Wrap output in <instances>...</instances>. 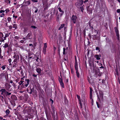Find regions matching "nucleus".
<instances>
[{
	"instance_id": "f257e3e1",
	"label": "nucleus",
	"mask_w": 120,
	"mask_h": 120,
	"mask_svg": "<svg viewBox=\"0 0 120 120\" xmlns=\"http://www.w3.org/2000/svg\"><path fill=\"white\" fill-rule=\"evenodd\" d=\"M10 33H5V36L4 35L2 32H0V41L4 42V40H6V38L8 37Z\"/></svg>"
},
{
	"instance_id": "f03ea898",
	"label": "nucleus",
	"mask_w": 120,
	"mask_h": 120,
	"mask_svg": "<svg viewBox=\"0 0 120 120\" xmlns=\"http://www.w3.org/2000/svg\"><path fill=\"white\" fill-rule=\"evenodd\" d=\"M84 1L83 0H78V2L76 3L75 4V5L77 8H83L85 6H84V5H83L82 7V6L83 3Z\"/></svg>"
},
{
	"instance_id": "7ed1b4c3",
	"label": "nucleus",
	"mask_w": 120,
	"mask_h": 120,
	"mask_svg": "<svg viewBox=\"0 0 120 120\" xmlns=\"http://www.w3.org/2000/svg\"><path fill=\"white\" fill-rule=\"evenodd\" d=\"M103 93L102 92H99V96L98 95H97L98 97V99L100 101H103Z\"/></svg>"
},
{
	"instance_id": "20e7f679",
	"label": "nucleus",
	"mask_w": 120,
	"mask_h": 120,
	"mask_svg": "<svg viewBox=\"0 0 120 120\" xmlns=\"http://www.w3.org/2000/svg\"><path fill=\"white\" fill-rule=\"evenodd\" d=\"M77 17L76 15H73L71 18V20L75 24L76 23Z\"/></svg>"
},
{
	"instance_id": "39448f33",
	"label": "nucleus",
	"mask_w": 120,
	"mask_h": 120,
	"mask_svg": "<svg viewBox=\"0 0 120 120\" xmlns=\"http://www.w3.org/2000/svg\"><path fill=\"white\" fill-rule=\"evenodd\" d=\"M59 80L61 86L63 88H64V83L63 82L62 79L59 77Z\"/></svg>"
},
{
	"instance_id": "423d86ee",
	"label": "nucleus",
	"mask_w": 120,
	"mask_h": 120,
	"mask_svg": "<svg viewBox=\"0 0 120 120\" xmlns=\"http://www.w3.org/2000/svg\"><path fill=\"white\" fill-rule=\"evenodd\" d=\"M92 88L90 87V99L91 100V101H93V99L92 98Z\"/></svg>"
},
{
	"instance_id": "0eeeda50",
	"label": "nucleus",
	"mask_w": 120,
	"mask_h": 120,
	"mask_svg": "<svg viewBox=\"0 0 120 120\" xmlns=\"http://www.w3.org/2000/svg\"><path fill=\"white\" fill-rule=\"evenodd\" d=\"M5 88L7 89H8L11 86L10 84L7 83H6L5 84Z\"/></svg>"
},
{
	"instance_id": "6e6552de",
	"label": "nucleus",
	"mask_w": 120,
	"mask_h": 120,
	"mask_svg": "<svg viewBox=\"0 0 120 120\" xmlns=\"http://www.w3.org/2000/svg\"><path fill=\"white\" fill-rule=\"evenodd\" d=\"M26 84L25 85V86L27 87V86L29 84L30 80L29 79H26Z\"/></svg>"
},
{
	"instance_id": "1a4fd4ad",
	"label": "nucleus",
	"mask_w": 120,
	"mask_h": 120,
	"mask_svg": "<svg viewBox=\"0 0 120 120\" xmlns=\"http://www.w3.org/2000/svg\"><path fill=\"white\" fill-rule=\"evenodd\" d=\"M0 91L1 92V94L2 95H3L4 94H5L7 91L4 89H1Z\"/></svg>"
},
{
	"instance_id": "9d476101",
	"label": "nucleus",
	"mask_w": 120,
	"mask_h": 120,
	"mask_svg": "<svg viewBox=\"0 0 120 120\" xmlns=\"http://www.w3.org/2000/svg\"><path fill=\"white\" fill-rule=\"evenodd\" d=\"M13 58H15V59H19V56L18 54H15V55L13 56Z\"/></svg>"
},
{
	"instance_id": "9b49d317",
	"label": "nucleus",
	"mask_w": 120,
	"mask_h": 120,
	"mask_svg": "<svg viewBox=\"0 0 120 120\" xmlns=\"http://www.w3.org/2000/svg\"><path fill=\"white\" fill-rule=\"evenodd\" d=\"M101 57L100 55H96L95 56V58L97 60H99L100 59Z\"/></svg>"
},
{
	"instance_id": "f8f14e48",
	"label": "nucleus",
	"mask_w": 120,
	"mask_h": 120,
	"mask_svg": "<svg viewBox=\"0 0 120 120\" xmlns=\"http://www.w3.org/2000/svg\"><path fill=\"white\" fill-rule=\"evenodd\" d=\"M75 70H78V66L77 62H75Z\"/></svg>"
},
{
	"instance_id": "ddd939ff",
	"label": "nucleus",
	"mask_w": 120,
	"mask_h": 120,
	"mask_svg": "<svg viewBox=\"0 0 120 120\" xmlns=\"http://www.w3.org/2000/svg\"><path fill=\"white\" fill-rule=\"evenodd\" d=\"M36 70L37 73H41V70L40 68H37Z\"/></svg>"
},
{
	"instance_id": "4468645a",
	"label": "nucleus",
	"mask_w": 120,
	"mask_h": 120,
	"mask_svg": "<svg viewBox=\"0 0 120 120\" xmlns=\"http://www.w3.org/2000/svg\"><path fill=\"white\" fill-rule=\"evenodd\" d=\"M8 44L7 43H6L4 44V45L3 46V47L5 48L8 47Z\"/></svg>"
},
{
	"instance_id": "2eb2a0df",
	"label": "nucleus",
	"mask_w": 120,
	"mask_h": 120,
	"mask_svg": "<svg viewBox=\"0 0 120 120\" xmlns=\"http://www.w3.org/2000/svg\"><path fill=\"white\" fill-rule=\"evenodd\" d=\"M64 24H61L60 27L59 28L58 30H60L61 29L63 28L64 27Z\"/></svg>"
},
{
	"instance_id": "dca6fc26",
	"label": "nucleus",
	"mask_w": 120,
	"mask_h": 120,
	"mask_svg": "<svg viewBox=\"0 0 120 120\" xmlns=\"http://www.w3.org/2000/svg\"><path fill=\"white\" fill-rule=\"evenodd\" d=\"M76 73L77 75V77L79 78L80 76L79 74L78 71V70H76Z\"/></svg>"
},
{
	"instance_id": "f3484780",
	"label": "nucleus",
	"mask_w": 120,
	"mask_h": 120,
	"mask_svg": "<svg viewBox=\"0 0 120 120\" xmlns=\"http://www.w3.org/2000/svg\"><path fill=\"white\" fill-rule=\"evenodd\" d=\"M115 31L116 33H119V30L116 27H115Z\"/></svg>"
},
{
	"instance_id": "a211bd4d",
	"label": "nucleus",
	"mask_w": 120,
	"mask_h": 120,
	"mask_svg": "<svg viewBox=\"0 0 120 120\" xmlns=\"http://www.w3.org/2000/svg\"><path fill=\"white\" fill-rule=\"evenodd\" d=\"M31 35V34L30 33H29L27 35V37L28 38V39H30V38H29L30 37V36Z\"/></svg>"
},
{
	"instance_id": "6ab92c4d",
	"label": "nucleus",
	"mask_w": 120,
	"mask_h": 120,
	"mask_svg": "<svg viewBox=\"0 0 120 120\" xmlns=\"http://www.w3.org/2000/svg\"><path fill=\"white\" fill-rule=\"evenodd\" d=\"M84 4L86 5V4H87L89 3V0H86L84 2Z\"/></svg>"
},
{
	"instance_id": "aec40b11",
	"label": "nucleus",
	"mask_w": 120,
	"mask_h": 120,
	"mask_svg": "<svg viewBox=\"0 0 120 120\" xmlns=\"http://www.w3.org/2000/svg\"><path fill=\"white\" fill-rule=\"evenodd\" d=\"M5 2L8 4H10L11 0H4Z\"/></svg>"
},
{
	"instance_id": "412c9836",
	"label": "nucleus",
	"mask_w": 120,
	"mask_h": 120,
	"mask_svg": "<svg viewBox=\"0 0 120 120\" xmlns=\"http://www.w3.org/2000/svg\"><path fill=\"white\" fill-rule=\"evenodd\" d=\"M116 36L117 37V38L118 40H119V33H116Z\"/></svg>"
},
{
	"instance_id": "4be33fe9",
	"label": "nucleus",
	"mask_w": 120,
	"mask_h": 120,
	"mask_svg": "<svg viewBox=\"0 0 120 120\" xmlns=\"http://www.w3.org/2000/svg\"><path fill=\"white\" fill-rule=\"evenodd\" d=\"M58 9L59 10V11L60 12H62V14H61V15L62 14H63L64 13V12L62 10H61V8H58Z\"/></svg>"
},
{
	"instance_id": "5701e85b",
	"label": "nucleus",
	"mask_w": 120,
	"mask_h": 120,
	"mask_svg": "<svg viewBox=\"0 0 120 120\" xmlns=\"http://www.w3.org/2000/svg\"><path fill=\"white\" fill-rule=\"evenodd\" d=\"M10 112V111L8 109H7L5 113L6 114H8Z\"/></svg>"
},
{
	"instance_id": "b1692460",
	"label": "nucleus",
	"mask_w": 120,
	"mask_h": 120,
	"mask_svg": "<svg viewBox=\"0 0 120 120\" xmlns=\"http://www.w3.org/2000/svg\"><path fill=\"white\" fill-rule=\"evenodd\" d=\"M46 49L43 48V52L44 54H45L46 53Z\"/></svg>"
},
{
	"instance_id": "393cba45",
	"label": "nucleus",
	"mask_w": 120,
	"mask_h": 120,
	"mask_svg": "<svg viewBox=\"0 0 120 120\" xmlns=\"http://www.w3.org/2000/svg\"><path fill=\"white\" fill-rule=\"evenodd\" d=\"M18 59H14V61H13V62H12V63H13V62L14 63H17V61H18Z\"/></svg>"
},
{
	"instance_id": "a878e982",
	"label": "nucleus",
	"mask_w": 120,
	"mask_h": 120,
	"mask_svg": "<svg viewBox=\"0 0 120 120\" xmlns=\"http://www.w3.org/2000/svg\"><path fill=\"white\" fill-rule=\"evenodd\" d=\"M47 47V45L46 43L44 44V47L43 48L46 49Z\"/></svg>"
},
{
	"instance_id": "bb28decb",
	"label": "nucleus",
	"mask_w": 120,
	"mask_h": 120,
	"mask_svg": "<svg viewBox=\"0 0 120 120\" xmlns=\"http://www.w3.org/2000/svg\"><path fill=\"white\" fill-rule=\"evenodd\" d=\"M23 82V81L22 80H21L20 81V82H19L18 83L19 85H21L22 84V83Z\"/></svg>"
},
{
	"instance_id": "cd10ccee",
	"label": "nucleus",
	"mask_w": 120,
	"mask_h": 120,
	"mask_svg": "<svg viewBox=\"0 0 120 120\" xmlns=\"http://www.w3.org/2000/svg\"><path fill=\"white\" fill-rule=\"evenodd\" d=\"M11 93H8L7 91H6L5 94H6L7 95H9L11 94Z\"/></svg>"
},
{
	"instance_id": "c85d7f7f",
	"label": "nucleus",
	"mask_w": 120,
	"mask_h": 120,
	"mask_svg": "<svg viewBox=\"0 0 120 120\" xmlns=\"http://www.w3.org/2000/svg\"><path fill=\"white\" fill-rule=\"evenodd\" d=\"M28 30L27 28L25 27L24 28V31L25 32H26Z\"/></svg>"
},
{
	"instance_id": "c756f323",
	"label": "nucleus",
	"mask_w": 120,
	"mask_h": 120,
	"mask_svg": "<svg viewBox=\"0 0 120 120\" xmlns=\"http://www.w3.org/2000/svg\"><path fill=\"white\" fill-rule=\"evenodd\" d=\"M96 50H98V51L99 52H100V48L98 47H97L96 48Z\"/></svg>"
},
{
	"instance_id": "7c9ffc66",
	"label": "nucleus",
	"mask_w": 120,
	"mask_h": 120,
	"mask_svg": "<svg viewBox=\"0 0 120 120\" xmlns=\"http://www.w3.org/2000/svg\"><path fill=\"white\" fill-rule=\"evenodd\" d=\"M0 98L2 101H3V97L2 96H0Z\"/></svg>"
},
{
	"instance_id": "2f4dec72",
	"label": "nucleus",
	"mask_w": 120,
	"mask_h": 120,
	"mask_svg": "<svg viewBox=\"0 0 120 120\" xmlns=\"http://www.w3.org/2000/svg\"><path fill=\"white\" fill-rule=\"evenodd\" d=\"M5 65H4L2 66L1 68H2V70H4L5 68Z\"/></svg>"
},
{
	"instance_id": "473e14b6",
	"label": "nucleus",
	"mask_w": 120,
	"mask_h": 120,
	"mask_svg": "<svg viewBox=\"0 0 120 120\" xmlns=\"http://www.w3.org/2000/svg\"><path fill=\"white\" fill-rule=\"evenodd\" d=\"M33 2H38V0H31Z\"/></svg>"
},
{
	"instance_id": "72a5a7b5",
	"label": "nucleus",
	"mask_w": 120,
	"mask_h": 120,
	"mask_svg": "<svg viewBox=\"0 0 120 120\" xmlns=\"http://www.w3.org/2000/svg\"><path fill=\"white\" fill-rule=\"evenodd\" d=\"M17 27L16 25V24H14L13 25V28H16Z\"/></svg>"
},
{
	"instance_id": "f704fd0d",
	"label": "nucleus",
	"mask_w": 120,
	"mask_h": 120,
	"mask_svg": "<svg viewBox=\"0 0 120 120\" xmlns=\"http://www.w3.org/2000/svg\"><path fill=\"white\" fill-rule=\"evenodd\" d=\"M7 20L9 22H10L11 21V19L10 17H8L7 19Z\"/></svg>"
},
{
	"instance_id": "c9c22d12",
	"label": "nucleus",
	"mask_w": 120,
	"mask_h": 120,
	"mask_svg": "<svg viewBox=\"0 0 120 120\" xmlns=\"http://www.w3.org/2000/svg\"><path fill=\"white\" fill-rule=\"evenodd\" d=\"M77 98H78V99H79V100H80V96L78 95H77Z\"/></svg>"
},
{
	"instance_id": "e433bc0d",
	"label": "nucleus",
	"mask_w": 120,
	"mask_h": 120,
	"mask_svg": "<svg viewBox=\"0 0 120 120\" xmlns=\"http://www.w3.org/2000/svg\"><path fill=\"white\" fill-rule=\"evenodd\" d=\"M31 27L33 29H36V27L34 26H31Z\"/></svg>"
},
{
	"instance_id": "4c0bfd02",
	"label": "nucleus",
	"mask_w": 120,
	"mask_h": 120,
	"mask_svg": "<svg viewBox=\"0 0 120 120\" xmlns=\"http://www.w3.org/2000/svg\"><path fill=\"white\" fill-rule=\"evenodd\" d=\"M65 50L66 49L65 48H63V54H65Z\"/></svg>"
},
{
	"instance_id": "58836bf2",
	"label": "nucleus",
	"mask_w": 120,
	"mask_h": 120,
	"mask_svg": "<svg viewBox=\"0 0 120 120\" xmlns=\"http://www.w3.org/2000/svg\"><path fill=\"white\" fill-rule=\"evenodd\" d=\"M79 104L81 106L82 105V102H81V100H79Z\"/></svg>"
},
{
	"instance_id": "ea45409f",
	"label": "nucleus",
	"mask_w": 120,
	"mask_h": 120,
	"mask_svg": "<svg viewBox=\"0 0 120 120\" xmlns=\"http://www.w3.org/2000/svg\"><path fill=\"white\" fill-rule=\"evenodd\" d=\"M5 11H4L2 10H1L0 11V13H2L4 12Z\"/></svg>"
},
{
	"instance_id": "a19ab883",
	"label": "nucleus",
	"mask_w": 120,
	"mask_h": 120,
	"mask_svg": "<svg viewBox=\"0 0 120 120\" xmlns=\"http://www.w3.org/2000/svg\"><path fill=\"white\" fill-rule=\"evenodd\" d=\"M4 14L3 13H2L0 15V16L1 17H3V16H4Z\"/></svg>"
},
{
	"instance_id": "79ce46f5",
	"label": "nucleus",
	"mask_w": 120,
	"mask_h": 120,
	"mask_svg": "<svg viewBox=\"0 0 120 120\" xmlns=\"http://www.w3.org/2000/svg\"><path fill=\"white\" fill-rule=\"evenodd\" d=\"M71 72L72 73H74L73 69V68H71Z\"/></svg>"
},
{
	"instance_id": "37998d69",
	"label": "nucleus",
	"mask_w": 120,
	"mask_h": 120,
	"mask_svg": "<svg viewBox=\"0 0 120 120\" xmlns=\"http://www.w3.org/2000/svg\"><path fill=\"white\" fill-rule=\"evenodd\" d=\"M96 103H97V107H98V108H100V106L99 105L97 102H96Z\"/></svg>"
},
{
	"instance_id": "c03bdc74",
	"label": "nucleus",
	"mask_w": 120,
	"mask_h": 120,
	"mask_svg": "<svg viewBox=\"0 0 120 120\" xmlns=\"http://www.w3.org/2000/svg\"><path fill=\"white\" fill-rule=\"evenodd\" d=\"M117 12L118 13H120V9H119L117 10Z\"/></svg>"
},
{
	"instance_id": "a18cd8bd",
	"label": "nucleus",
	"mask_w": 120,
	"mask_h": 120,
	"mask_svg": "<svg viewBox=\"0 0 120 120\" xmlns=\"http://www.w3.org/2000/svg\"><path fill=\"white\" fill-rule=\"evenodd\" d=\"M64 30L65 32H66L67 31V28L66 27H64Z\"/></svg>"
},
{
	"instance_id": "49530a36",
	"label": "nucleus",
	"mask_w": 120,
	"mask_h": 120,
	"mask_svg": "<svg viewBox=\"0 0 120 120\" xmlns=\"http://www.w3.org/2000/svg\"><path fill=\"white\" fill-rule=\"evenodd\" d=\"M19 38V37L17 36H15V38L17 39H18Z\"/></svg>"
},
{
	"instance_id": "de8ad7c7",
	"label": "nucleus",
	"mask_w": 120,
	"mask_h": 120,
	"mask_svg": "<svg viewBox=\"0 0 120 120\" xmlns=\"http://www.w3.org/2000/svg\"><path fill=\"white\" fill-rule=\"evenodd\" d=\"M8 61L9 63H11V59H10L8 60Z\"/></svg>"
},
{
	"instance_id": "09e8293b",
	"label": "nucleus",
	"mask_w": 120,
	"mask_h": 120,
	"mask_svg": "<svg viewBox=\"0 0 120 120\" xmlns=\"http://www.w3.org/2000/svg\"><path fill=\"white\" fill-rule=\"evenodd\" d=\"M33 76L34 77H36L37 76V75H36L33 74Z\"/></svg>"
},
{
	"instance_id": "8fccbe9b",
	"label": "nucleus",
	"mask_w": 120,
	"mask_h": 120,
	"mask_svg": "<svg viewBox=\"0 0 120 120\" xmlns=\"http://www.w3.org/2000/svg\"><path fill=\"white\" fill-rule=\"evenodd\" d=\"M91 70H92V69H93V70H94L95 69V68L94 67H92V66H91Z\"/></svg>"
},
{
	"instance_id": "3c124183",
	"label": "nucleus",
	"mask_w": 120,
	"mask_h": 120,
	"mask_svg": "<svg viewBox=\"0 0 120 120\" xmlns=\"http://www.w3.org/2000/svg\"><path fill=\"white\" fill-rule=\"evenodd\" d=\"M20 42L21 43H23L24 42V41L23 40H21L20 41Z\"/></svg>"
},
{
	"instance_id": "603ef678",
	"label": "nucleus",
	"mask_w": 120,
	"mask_h": 120,
	"mask_svg": "<svg viewBox=\"0 0 120 120\" xmlns=\"http://www.w3.org/2000/svg\"><path fill=\"white\" fill-rule=\"evenodd\" d=\"M27 4H30V2L29 1H28L27 2H26Z\"/></svg>"
},
{
	"instance_id": "864d4df0",
	"label": "nucleus",
	"mask_w": 120,
	"mask_h": 120,
	"mask_svg": "<svg viewBox=\"0 0 120 120\" xmlns=\"http://www.w3.org/2000/svg\"><path fill=\"white\" fill-rule=\"evenodd\" d=\"M80 8V9L81 10V11L82 12H83V11L84 10L83 8Z\"/></svg>"
},
{
	"instance_id": "5fc2aeb1",
	"label": "nucleus",
	"mask_w": 120,
	"mask_h": 120,
	"mask_svg": "<svg viewBox=\"0 0 120 120\" xmlns=\"http://www.w3.org/2000/svg\"><path fill=\"white\" fill-rule=\"evenodd\" d=\"M12 26H10L9 27V28L10 29H11L12 28Z\"/></svg>"
},
{
	"instance_id": "6e6d98bb",
	"label": "nucleus",
	"mask_w": 120,
	"mask_h": 120,
	"mask_svg": "<svg viewBox=\"0 0 120 120\" xmlns=\"http://www.w3.org/2000/svg\"><path fill=\"white\" fill-rule=\"evenodd\" d=\"M13 64V67L14 68H15L16 67V65H14L13 64Z\"/></svg>"
},
{
	"instance_id": "4d7b16f0",
	"label": "nucleus",
	"mask_w": 120,
	"mask_h": 120,
	"mask_svg": "<svg viewBox=\"0 0 120 120\" xmlns=\"http://www.w3.org/2000/svg\"><path fill=\"white\" fill-rule=\"evenodd\" d=\"M38 10L37 9H36V10H35L34 11L35 13H37L38 11Z\"/></svg>"
},
{
	"instance_id": "13d9d810",
	"label": "nucleus",
	"mask_w": 120,
	"mask_h": 120,
	"mask_svg": "<svg viewBox=\"0 0 120 120\" xmlns=\"http://www.w3.org/2000/svg\"><path fill=\"white\" fill-rule=\"evenodd\" d=\"M13 17H15V19H16L17 17V16H15L14 15H13Z\"/></svg>"
},
{
	"instance_id": "bf43d9fd",
	"label": "nucleus",
	"mask_w": 120,
	"mask_h": 120,
	"mask_svg": "<svg viewBox=\"0 0 120 120\" xmlns=\"http://www.w3.org/2000/svg\"><path fill=\"white\" fill-rule=\"evenodd\" d=\"M109 2H111V1L113 2L114 1V0H108Z\"/></svg>"
},
{
	"instance_id": "052dcab7",
	"label": "nucleus",
	"mask_w": 120,
	"mask_h": 120,
	"mask_svg": "<svg viewBox=\"0 0 120 120\" xmlns=\"http://www.w3.org/2000/svg\"><path fill=\"white\" fill-rule=\"evenodd\" d=\"M12 97L16 98V97L15 95H13L11 96V98H12Z\"/></svg>"
},
{
	"instance_id": "680f3d73",
	"label": "nucleus",
	"mask_w": 120,
	"mask_h": 120,
	"mask_svg": "<svg viewBox=\"0 0 120 120\" xmlns=\"http://www.w3.org/2000/svg\"><path fill=\"white\" fill-rule=\"evenodd\" d=\"M22 39L23 40H27V39L26 38H22Z\"/></svg>"
},
{
	"instance_id": "e2e57ef3",
	"label": "nucleus",
	"mask_w": 120,
	"mask_h": 120,
	"mask_svg": "<svg viewBox=\"0 0 120 120\" xmlns=\"http://www.w3.org/2000/svg\"><path fill=\"white\" fill-rule=\"evenodd\" d=\"M29 46H33V45L32 44H29Z\"/></svg>"
},
{
	"instance_id": "0e129e2a",
	"label": "nucleus",
	"mask_w": 120,
	"mask_h": 120,
	"mask_svg": "<svg viewBox=\"0 0 120 120\" xmlns=\"http://www.w3.org/2000/svg\"><path fill=\"white\" fill-rule=\"evenodd\" d=\"M45 67H44V69H43H43H44V71H45V72H47V71L48 70H45Z\"/></svg>"
},
{
	"instance_id": "69168bd1",
	"label": "nucleus",
	"mask_w": 120,
	"mask_h": 120,
	"mask_svg": "<svg viewBox=\"0 0 120 120\" xmlns=\"http://www.w3.org/2000/svg\"><path fill=\"white\" fill-rule=\"evenodd\" d=\"M25 77L24 76L23 78H21V80H24V78Z\"/></svg>"
},
{
	"instance_id": "338daca9",
	"label": "nucleus",
	"mask_w": 120,
	"mask_h": 120,
	"mask_svg": "<svg viewBox=\"0 0 120 120\" xmlns=\"http://www.w3.org/2000/svg\"><path fill=\"white\" fill-rule=\"evenodd\" d=\"M39 59V58L38 57L37 58V59L36 60V61H37V62H38V59Z\"/></svg>"
},
{
	"instance_id": "774afa93",
	"label": "nucleus",
	"mask_w": 120,
	"mask_h": 120,
	"mask_svg": "<svg viewBox=\"0 0 120 120\" xmlns=\"http://www.w3.org/2000/svg\"><path fill=\"white\" fill-rule=\"evenodd\" d=\"M75 62H77V59L75 57Z\"/></svg>"
}]
</instances>
